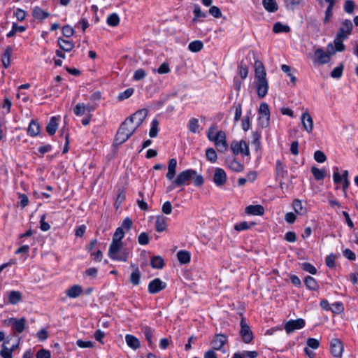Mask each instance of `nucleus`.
<instances>
[{"label": "nucleus", "instance_id": "774afa93", "mask_svg": "<svg viewBox=\"0 0 358 358\" xmlns=\"http://www.w3.org/2000/svg\"><path fill=\"white\" fill-rule=\"evenodd\" d=\"M51 355L49 350H40L38 351L36 354V358H50Z\"/></svg>", "mask_w": 358, "mask_h": 358}, {"label": "nucleus", "instance_id": "2eb2a0df", "mask_svg": "<svg viewBox=\"0 0 358 358\" xmlns=\"http://www.w3.org/2000/svg\"><path fill=\"white\" fill-rule=\"evenodd\" d=\"M227 181V174L225 171L220 168H217L215 170V173L213 176V182L215 183L217 186H222L226 183Z\"/></svg>", "mask_w": 358, "mask_h": 358}, {"label": "nucleus", "instance_id": "de8ad7c7", "mask_svg": "<svg viewBox=\"0 0 358 358\" xmlns=\"http://www.w3.org/2000/svg\"><path fill=\"white\" fill-rule=\"evenodd\" d=\"M206 156L207 159L212 163H215L217 161V155L213 148H208L206 151Z\"/></svg>", "mask_w": 358, "mask_h": 358}, {"label": "nucleus", "instance_id": "f3484780", "mask_svg": "<svg viewBox=\"0 0 358 358\" xmlns=\"http://www.w3.org/2000/svg\"><path fill=\"white\" fill-rule=\"evenodd\" d=\"M257 80V95L259 98H264L268 90V83L266 79L256 80Z\"/></svg>", "mask_w": 358, "mask_h": 358}, {"label": "nucleus", "instance_id": "1a4fd4ad", "mask_svg": "<svg viewBox=\"0 0 358 358\" xmlns=\"http://www.w3.org/2000/svg\"><path fill=\"white\" fill-rule=\"evenodd\" d=\"M231 149L234 155H238L239 153L245 156H248L250 155L248 145L244 141L232 142L231 144Z\"/></svg>", "mask_w": 358, "mask_h": 358}, {"label": "nucleus", "instance_id": "72a5a7b5", "mask_svg": "<svg viewBox=\"0 0 358 358\" xmlns=\"http://www.w3.org/2000/svg\"><path fill=\"white\" fill-rule=\"evenodd\" d=\"M9 343V340L7 338L3 341L2 345V350L0 351V355L3 358H13L12 352L9 350V348L7 345Z\"/></svg>", "mask_w": 358, "mask_h": 358}, {"label": "nucleus", "instance_id": "c9c22d12", "mask_svg": "<svg viewBox=\"0 0 358 358\" xmlns=\"http://www.w3.org/2000/svg\"><path fill=\"white\" fill-rule=\"evenodd\" d=\"M203 47L202 41L196 40L191 42L188 45V49L192 52H199Z\"/></svg>", "mask_w": 358, "mask_h": 358}, {"label": "nucleus", "instance_id": "0e129e2a", "mask_svg": "<svg viewBox=\"0 0 358 358\" xmlns=\"http://www.w3.org/2000/svg\"><path fill=\"white\" fill-rule=\"evenodd\" d=\"M145 76H146L145 71L142 69H139L134 72V80H141L143 79L145 77Z\"/></svg>", "mask_w": 358, "mask_h": 358}, {"label": "nucleus", "instance_id": "864d4df0", "mask_svg": "<svg viewBox=\"0 0 358 358\" xmlns=\"http://www.w3.org/2000/svg\"><path fill=\"white\" fill-rule=\"evenodd\" d=\"M330 310L334 313H336V314L341 313L344 310L343 303L341 302L334 303L331 305Z\"/></svg>", "mask_w": 358, "mask_h": 358}, {"label": "nucleus", "instance_id": "0eeeda50", "mask_svg": "<svg viewBox=\"0 0 358 358\" xmlns=\"http://www.w3.org/2000/svg\"><path fill=\"white\" fill-rule=\"evenodd\" d=\"M240 335L243 341L245 343H250L253 339L252 332L243 317L241 321Z\"/></svg>", "mask_w": 358, "mask_h": 358}, {"label": "nucleus", "instance_id": "c85d7f7f", "mask_svg": "<svg viewBox=\"0 0 358 358\" xmlns=\"http://www.w3.org/2000/svg\"><path fill=\"white\" fill-rule=\"evenodd\" d=\"M57 43L61 50L66 52H70L74 48V44L72 42L62 38H58Z\"/></svg>", "mask_w": 358, "mask_h": 358}, {"label": "nucleus", "instance_id": "6ab92c4d", "mask_svg": "<svg viewBox=\"0 0 358 358\" xmlns=\"http://www.w3.org/2000/svg\"><path fill=\"white\" fill-rule=\"evenodd\" d=\"M255 80L266 79V73L262 62L259 60L255 62Z\"/></svg>", "mask_w": 358, "mask_h": 358}, {"label": "nucleus", "instance_id": "bf43d9fd", "mask_svg": "<svg viewBox=\"0 0 358 358\" xmlns=\"http://www.w3.org/2000/svg\"><path fill=\"white\" fill-rule=\"evenodd\" d=\"M74 32V29L69 25H65L62 27V34L66 38L71 37Z\"/></svg>", "mask_w": 358, "mask_h": 358}, {"label": "nucleus", "instance_id": "680f3d73", "mask_svg": "<svg viewBox=\"0 0 358 358\" xmlns=\"http://www.w3.org/2000/svg\"><path fill=\"white\" fill-rule=\"evenodd\" d=\"M138 241L141 245H147L149 243V236L147 233L142 232L138 237Z\"/></svg>", "mask_w": 358, "mask_h": 358}, {"label": "nucleus", "instance_id": "7c9ffc66", "mask_svg": "<svg viewBox=\"0 0 358 358\" xmlns=\"http://www.w3.org/2000/svg\"><path fill=\"white\" fill-rule=\"evenodd\" d=\"M12 50H13L12 48L10 46H8L6 48L5 52L2 56L1 61H2L3 65L5 68H8L10 64V57L12 55Z\"/></svg>", "mask_w": 358, "mask_h": 358}, {"label": "nucleus", "instance_id": "f704fd0d", "mask_svg": "<svg viewBox=\"0 0 358 358\" xmlns=\"http://www.w3.org/2000/svg\"><path fill=\"white\" fill-rule=\"evenodd\" d=\"M40 132V126L38 122L32 120L28 128V134L30 136H35Z\"/></svg>", "mask_w": 358, "mask_h": 358}, {"label": "nucleus", "instance_id": "bb28decb", "mask_svg": "<svg viewBox=\"0 0 358 358\" xmlns=\"http://www.w3.org/2000/svg\"><path fill=\"white\" fill-rule=\"evenodd\" d=\"M125 341L128 346L132 348L133 350H137L141 346L139 340L136 337L131 334L126 335Z\"/></svg>", "mask_w": 358, "mask_h": 358}, {"label": "nucleus", "instance_id": "5701e85b", "mask_svg": "<svg viewBox=\"0 0 358 358\" xmlns=\"http://www.w3.org/2000/svg\"><path fill=\"white\" fill-rule=\"evenodd\" d=\"M177 161L176 159H171L169 162L168 172L166 178L168 180H171L173 179L176 173Z\"/></svg>", "mask_w": 358, "mask_h": 358}, {"label": "nucleus", "instance_id": "ddd939ff", "mask_svg": "<svg viewBox=\"0 0 358 358\" xmlns=\"http://www.w3.org/2000/svg\"><path fill=\"white\" fill-rule=\"evenodd\" d=\"M166 287L165 282L162 281L159 278H155L148 285V292L150 294H157L165 289Z\"/></svg>", "mask_w": 358, "mask_h": 358}, {"label": "nucleus", "instance_id": "412c9836", "mask_svg": "<svg viewBox=\"0 0 358 358\" xmlns=\"http://www.w3.org/2000/svg\"><path fill=\"white\" fill-rule=\"evenodd\" d=\"M8 303L12 305H15L20 302L22 299V294L19 291H10L8 295Z\"/></svg>", "mask_w": 358, "mask_h": 358}, {"label": "nucleus", "instance_id": "e433bc0d", "mask_svg": "<svg viewBox=\"0 0 358 358\" xmlns=\"http://www.w3.org/2000/svg\"><path fill=\"white\" fill-rule=\"evenodd\" d=\"M273 31L275 33H287L290 31V27L288 25L282 24L281 22H276L273 25Z\"/></svg>", "mask_w": 358, "mask_h": 358}, {"label": "nucleus", "instance_id": "49530a36", "mask_svg": "<svg viewBox=\"0 0 358 358\" xmlns=\"http://www.w3.org/2000/svg\"><path fill=\"white\" fill-rule=\"evenodd\" d=\"M305 284L309 289L316 290L318 288L316 280L311 276L306 278Z\"/></svg>", "mask_w": 358, "mask_h": 358}, {"label": "nucleus", "instance_id": "f257e3e1", "mask_svg": "<svg viewBox=\"0 0 358 358\" xmlns=\"http://www.w3.org/2000/svg\"><path fill=\"white\" fill-rule=\"evenodd\" d=\"M136 128L126 119L121 124L115 138V143L120 145L129 139L130 136L135 132Z\"/></svg>", "mask_w": 358, "mask_h": 358}, {"label": "nucleus", "instance_id": "c03bdc74", "mask_svg": "<svg viewBox=\"0 0 358 358\" xmlns=\"http://www.w3.org/2000/svg\"><path fill=\"white\" fill-rule=\"evenodd\" d=\"M311 172L317 180H323L325 177V171L319 169L315 166L311 168Z\"/></svg>", "mask_w": 358, "mask_h": 358}, {"label": "nucleus", "instance_id": "f03ea898", "mask_svg": "<svg viewBox=\"0 0 358 358\" xmlns=\"http://www.w3.org/2000/svg\"><path fill=\"white\" fill-rule=\"evenodd\" d=\"M196 175V171L193 169H188L180 172L173 183L167 187V192H171L176 187H181L187 185Z\"/></svg>", "mask_w": 358, "mask_h": 358}, {"label": "nucleus", "instance_id": "09e8293b", "mask_svg": "<svg viewBox=\"0 0 358 358\" xmlns=\"http://www.w3.org/2000/svg\"><path fill=\"white\" fill-rule=\"evenodd\" d=\"M158 125L159 122L156 119H154L152 121L151 128L150 129L149 135L151 138H155L157 136L158 133Z\"/></svg>", "mask_w": 358, "mask_h": 358}, {"label": "nucleus", "instance_id": "69168bd1", "mask_svg": "<svg viewBox=\"0 0 358 358\" xmlns=\"http://www.w3.org/2000/svg\"><path fill=\"white\" fill-rule=\"evenodd\" d=\"M241 354V358H256L258 353L256 351H243Z\"/></svg>", "mask_w": 358, "mask_h": 358}, {"label": "nucleus", "instance_id": "e2e57ef3", "mask_svg": "<svg viewBox=\"0 0 358 358\" xmlns=\"http://www.w3.org/2000/svg\"><path fill=\"white\" fill-rule=\"evenodd\" d=\"M134 92V89L128 88L118 95L119 100H124L130 97Z\"/></svg>", "mask_w": 358, "mask_h": 358}, {"label": "nucleus", "instance_id": "39448f33", "mask_svg": "<svg viewBox=\"0 0 358 358\" xmlns=\"http://www.w3.org/2000/svg\"><path fill=\"white\" fill-rule=\"evenodd\" d=\"M258 123L262 128H266L270 124V110L266 103H262L259 106Z\"/></svg>", "mask_w": 358, "mask_h": 358}, {"label": "nucleus", "instance_id": "4be33fe9", "mask_svg": "<svg viewBox=\"0 0 358 358\" xmlns=\"http://www.w3.org/2000/svg\"><path fill=\"white\" fill-rule=\"evenodd\" d=\"M245 213L254 215H262L264 213V209L261 205H250L246 207Z\"/></svg>", "mask_w": 358, "mask_h": 358}, {"label": "nucleus", "instance_id": "338daca9", "mask_svg": "<svg viewBox=\"0 0 358 358\" xmlns=\"http://www.w3.org/2000/svg\"><path fill=\"white\" fill-rule=\"evenodd\" d=\"M349 279L353 285H358V266L355 272L349 274Z\"/></svg>", "mask_w": 358, "mask_h": 358}, {"label": "nucleus", "instance_id": "4d7b16f0", "mask_svg": "<svg viewBox=\"0 0 358 358\" xmlns=\"http://www.w3.org/2000/svg\"><path fill=\"white\" fill-rule=\"evenodd\" d=\"M355 3L351 0H347L344 3V10L349 14H352L354 11Z\"/></svg>", "mask_w": 358, "mask_h": 358}, {"label": "nucleus", "instance_id": "6e6552de", "mask_svg": "<svg viewBox=\"0 0 358 358\" xmlns=\"http://www.w3.org/2000/svg\"><path fill=\"white\" fill-rule=\"evenodd\" d=\"M353 28V24L350 20H345L341 23L340 28L336 34L339 38L347 39L351 34Z\"/></svg>", "mask_w": 358, "mask_h": 358}, {"label": "nucleus", "instance_id": "ea45409f", "mask_svg": "<svg viewBox=\"0 0 358 358\" xmlns=\"http://www.w3.org/2000/svg\"><path fill=\"white\" fill-rule=\"evenodd\" d=\"M150 264L152 268H162L164 265V262L160 256H155L152 258Z\"/></svg>", "mask_w": 358, "mask_h": 358}, {"label": "nucleus", "instance_id": "473e14b6", "mask_svg": "<svg viewBox=\"0 0 358 358\" xmlns=\"http://www.w3.org/2000/svg\"><path fill=\"white\" fill-rule=\"evenodd\" d=\"M178 260L182 264H187L190 262V254L186 250H180L177 253Z\"/></svg>", "mask_w": 358, "mask_h": 358}, {"label": "nucleus", "instance_id": "a878e982", "mask_svg": "<svg viewBox=\"0 0 358 358\" xmlns=\"http://www.w3.org/2000/svg\"><path fill=\"white\" fill-rule=\"evenodd\" d=\"M32 15L35 19L42 20L49 17L50 13L43 10L41 7L36 6L33 9Z\"/></svg>", "mask_w": 358, "mask_h": 358}, {"label": "nucleus", "instance_id": "20e7f679", "mask_svg": "<svg viewBox=\"0 0 358 358\" xmlns=\"http://www.w3.org/2000/svg\"><path fill=\"white\" fill-rule=\"evenodd\" d=\"M329 48L333 50V45L329 43L327 45V52L324 51L322 48H317L315 50L313 60L314 63L319 64H325L331 60V55L335 54V51L329 52Z\"/></svg>", "mask_w": 358, "mask_h": 358}, {"label": "nucleus", "instance_id": "dca6fc26", "mask_svg": "<svg viewBox=\"0 0 358 358\" xmlns=\"http://www.w3.org/2000/svg\"><path fill=\"white\" fill-rule=\"evenodd\" d=\"M227 342V338L224 334H217L212 340L210 345L213 350H220Z\"/></svg>", "mask_w": 358, "mask_h": 358}, {"label": "nucleus", "instance_id": "8fccbe9b", "mask_svg": "<svg viewBox=\"0 0 358 358\" xmlns=\"http://www.w3.org/2000/svg\"><path fill=\"white\" fill-rule=\"evenodd\" d=\"M143 332L145 336L146 340L148 342L149 345H152V331L149 327H143L142 328Z\"/></svg>", "mask_w": 358, "mask_h": 358}, {"label": "nucleus", "instance_id": "393cba45", "mask_svg": "<svg viewBox=\"0 0 358 358\" xmlns=\"http://www.w3.org/2000/svg\"><path fill=\"white\" fill-rule=\"evenodd\" d=\"M65 293L70 298H76L82 294L83 289L80 285H75L66 289Z\"/></svg>", "mask_w": 358, "mask_h": 358}, {"label": "nucleus", "instance_id": "603ef678", "mask_svg": "<svg viewBox=\"0 0 358 358\" xmlns=\"http://www.w3.org/2000/svg\"><path fill=\"white\" fill-rule=\"evenodd\" d=\"M301 268L311 274H315L317 273L316 268L313 265L308 262L302 263Z\"/></svg>", "mask_w": 358, "mask_h": 358}, {"label": "nucleus", "instance_id": "2f4dec72", "mask_svg": "<svg viewBox=\"0 0 358 358\" xmlns=\"http://www.w3.org/2000/svg\"><path fill=\"white\" fill-rule=\"evenodd\" d=\"M58 124L57 122V117H52L49 123L46 127V131L50 135H54L57 131Z\"/></svg>", "mask_w": 358, "mask_h": 358}, {"label": "nucleus", "instance_id": "7ed1b4c3", "mask_svg": "<svg viewBox=\"0 0 358 358\" xmlns=\"http://www.w3.org/2000/svg\"><path fill=\"white\" fill-rule=\"evenodd\" d=\"M108 255L113 260L127 262L129 256V251L123 248V244L116 243V247L113 248L111 243Z\"/></svg>", "mask_w": 358, "mask_h": 358}, {"label": "nucleus", "instance_id": "5fc2aeb1", "mask_svg": "<svg viewBox=\"0 0 358 358\" xmlns=\"http://www.w3.org/2000/svg\"><path fill=\"white\" fill-rule=\"evenodd\" d=\"M238 73L241 78L245 79L248 74V69L245 64H243V62H241L238 66Z\"/></svg>", "mask_w": 358, "mask_h": 358}, {"label": "nucleus", "instance_id": "a211bd4d", "mask_svg": "<svg viewBox=\"0 0 358 358\" xmlns=\"http://www.w3.org/2000/svg\"><path fill=\"white\" fill-rule=\"evenodd\" d=\"M331 354L336 357H339L341 356L343 346L341 341L337 338L332 339L330 343Z\"/></svg>", "mask_w": 358, "mask_h": 358}, {"label": "nucleus", "instance_id": "b1692460", "mask_svg": "<svg viewBox=\"0 0 358 358\" xmlns=\"http://www.w3.org/2000/svg\"><path fill=\"white\" fill-rule=\"evenodd\" d=\"M124 232L122 227H118L113 236L112 247H116V243L123 244L122 239L124 238Z\"/></svg>", "mask_w": 358, "mask_h": 358}, {"label": "nucleus", "instance_id": "6e6d98bb", "mask_svg": "<svg viewBox=\"0 0 358 358\" xmlns=\"http://www.w3.org/2000/svg\"><path fill=\"white\" fill-rule=\"evenodd\" d=\"M314 159L319 163H323L326 161L327 157L323 152L317 150L314 153Z\"/></svg>", "mask_w": 358, "mask_h": 358}, {"label": "nucleus", "instance_id": "58836bf2", "mask_svg": "<svg viewBox=\"0 0 358 358\" xmlns=\"http://www.w3.org/2000/svg\"><path fill=\"white\" fill-rule=\"evenodd\" d=\"M141 272L138 267H136L130 275V282L134 285H138L140 282Z\"/></svg>", "mask_w": 358, "mask_h": 358}, {"label": "nucleus", "instance_id": "a18cd8bd", "mask_svg": "<svg viewBox=\"0 0 358 358\" xmlns=\"http://www.w3.org/2000/svg\"><path fill=\"white\" fill-rule=\"evenodd\" d=\"M344 40V38H339L338 36H336L334 41V48L336 51L342 52L345 50V45L343 43Z\"/></svg>", "mask_w": 358, "mask_h": 358}, {"label": "nucleus", "instance_id": "aec40b11", "mask_svg": "<svg viewBox=\"0 0 358 358\" xmlns=\"http://www.w3.org/2000/svg\"><path fill=\"white\" fill-rule=\"evenodd\" d=\"M225 163L227 166L233 171L241 172L244 169L243 165L234 157H227L225 160Z\"/></svg>", "mask_w": 358, "mask_h": 358}, {"label": "nucleus", "instance_id": "cd10ccee", "mask_svg": "<svg viewBox=\"0 0 358 358\" xmlns=\"http://www.w3.org/2000/svg\"><path fill=\"white\" fill-rule=\"evenodd\" d=\"M262 4L264 8L270 13L278 10V6L275 0H263Z\"/></svg>", "mask_w": 358, "mask_h": 358}, {"label": "nucleus", "instance_id": "13d9d810", "mask_svg": "<svg viewBox=\"0 0 358 358\" xmlns=\"http://www.w3.org/2000/svg\"><path fill=\"white\" fill-rule=\"evenodd\" d=\"M219 134V131H217L215 127H211L208 131V138L210 141H213L217 138V134Z\"/></svg>", "mask_w": 358, "mask_h": 358}, {"label": "nucleus", "instance_id": "3c124183", "mask_svg": "<svg viewBox=\"0 0 358 358\" xmlns=\"http://www.w3.org/2000/svg\"><path fill=\"white\" fill-rule=\"evenodd\" d=\"M343 68V64H341L332 70L331 76L334 78H340L342 76Z\"/></svg>", "mask_w": 358, "mask_h": 358}, {"label": "nucleus", "instance_id": "f8f14e48", "mask_svg": "<svg viewBox=\"0 0 358 358\" xmlns=\"http://www.w3.org/2000/svg\"><path fill=\"white\" fill-rule=\"evenodd\" d=\"M305 321L303 319L291 320L286 322L285 329L287 334H290L296 329H302L305 326Z\"/></svg>", "mask_w": 358, "mask_h": 358}, {"label": "nucleus", "instance_id": "052dcab7", "mask_svg": "<svg viewBox=\"0 0 358 358\" xmlns=\"http://www.w3.org/2000/svg\"><path fill=\"white\" fill-rule=\"evenodd\" d=\"M73 112L78 116L84 115L86 113V110H85V104L84 103H78L75 106V108L73 109Z\"/></svg>", "mask_w": 358, "mask_h": 358}, {"label": "nucleus", "instance_id": "423d86ee", "mask_svg": "<svg viewBox=\"0 0 358 358\" xmlns=\"http://www.w3.org/2000/svg\"><path fill=\"white\" fill-rule=\"evenodd\" d=\"M26 319L24 317H22L20 319L11 317L8 320H4V324L12 325V329L17 333H22L26 327Z\"/></svg>", "mask_w": 358, "mask_h": 358}, {"label": "nucleus", "instance_id": "37998d69", "mask_svg": "<svg viewBox=\"0 0 358 358\" xmlns=\"http://www.w3.org/2000/svg\"><path fill=\"white\" fill-rule=\"evenodd\" d=\"M107 24L111 27H116L120 24V17L116 13H112L107 17Z\"/></svg>", "mask_w": 358, "mask_h": 358}, {"label": "nucleus", "instance_id": "9b49d317", "mask_svg": "<svg viewBox=\"0 0 358 358\" xmlns=\"http://www.w3.org/2000/svg\"><path fill=\"white\" fill-rule=\"evenodd\" d=\"M213 142L220 152H224L227 150L228 145L226 141V134L223 131H219V134H217V138Z\"/></svg>", "mask_w": 358, "mask_h": 358}, {"label": "nucleus", "instance_id": "c756f323", "mask_svg": "<svg viewBox=\"0 0 358 358\" xmlns=\"http://www.w3.org/2000/svg\"><path fill=\"white\" fill-rule=\"evenodd\" d=\"M166 218L163 216H157L156 219L155 228L157 231L162 232L166 229Z\"/></svg>", "mask_w": 358, "mask_h": 358}, {"label": "nucleus", "instance_id": "a19ab883", "mask_svg": "<svg viewBox=\"0 0 358 358\" xmlns=\"http://www.w3.org/2000/svg\"><path fill=\"white\" fill-rule=\"evenodd\" d=\"M292 207L296 213L303 215L306 213V209L303 207L301 201L299 199H294L292 203Z\"/></svg>", "mask_w": 358, "mask_h": 358}, {"label": "nucleus", "instance_id": "79ce46f5", "mask_svg": "<svg viewBox=\"0 0 358 358\" xmlns=\"http://www.w3.org/2000/svg\"><path fill=\"white\" fill-rule=\"evenodd\" d=\"M194 17L192 19V22H196L199 18H205L207 16L206 13L201 10V8L199 5H194Z\"/></svg>", "mask_w": 358, "mask_h": 358}, {"label": "nucleus", "instance_id": "9d476101", "mask_svg": "<svg viewBox=\"0 0 358 358\" xmlns=\"http://www.w3.org/2000/svg\"><path fill=\"white\" fill-rule=\"evenodd\" d=\"M148 114L145 109L140 110L127 118L137 129L144 121Z\"/></svg>", "mask_w": 358, "mask_h": 358}, {"label": "nucleus", "instance_id": "4468645a", "mask_svg": "<svg viewBox=\"0 0 358 358\" xmlns=\"http://www.w3.org/2000/svg\"><path fill=\"white\" fill-rule=\"evenodd\" d=\"M301 121L304 130L309 134L311 133L313 129V120L308 110L302 113Z\"/></svg>", "mask_w": 358, "mask_h": 358}, {"label": "nucleus", "instance_id": "4c0bfd02", "mask_svg": "<svg viewBox=\"0 0 358 358\" xmlns=\"http://www.w3.org/2000/svg\"><path fill=\"white\" fill-rule=\"evenodd\" d=\"M189 130L194 134L199 132V123L196 118H192L188 122Z\"/></svg>", "mask_w": 358, "mask_h": 358}]
</instances>
